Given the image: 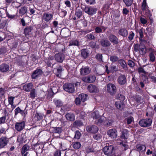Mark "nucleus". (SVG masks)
Listing matches in <instances>:
<instances>
[{
  "mask_svg": "<svg viewBox=\"0 0 156 156\" xmlns=\"http://www.w3.org/2000/svg\"><path fill=\"white\" fill-rule=\"evenodd\" d=\"M89 54L86 49H83L81 50V55L84 58H86L88 56Z\"/></svg>",
  "mask_w": 156,
  "mask_h": 156,
  "instance_id": "72a5a7b5",
  "label": "nucleus"
},
{
  "mask_svg": "<svg viewBox=\"0 0 156 156\" xmlns=\"http://www.w3.org/2000/svg\"><path fill=\"white\" fill-rule=\"evenodd\" d=\"M120 16V11H117L115 12L113 15V17L115 18L119 19Z\"/></svg>",
  "mask_w": 156,
  "mask_h": 156,
  "instance_id": "69168bd1",
  "label": "nucleus"
},
{
  "mask_svg": "<svg viewBox=\"0 0 156 156\" xmlns=\"http://www.w3.org/2000/svg\"><path fill=\"white\" fill-rule=\"evenodd\" d=\"M54 57L56 61L60 63H62L64 59V55L62 53L56 54L55 55Z\"/></svg>",
  "mask_w": 156,
  "mask_h": 156,
  "instance_id": "2eb2a0df",
  "label": "nucleus"
},
{
  "mask_svg": "<svg viewBox=\"0 0 156 156\" xmlns=\"http://www.w3.org/2000/svg\"><path fill=\"white\" fill-rule=\"evenodd\" d=\"M8 48L7 47L3 46L0 48V55H3L8 51Z\"/></svg>",
  "mask_w": 156,
  "mask_h": 156,
  "instance_id": "f704fd0d",
  "label": "nucleus"
},
{
  "mask_svg": "<svg viewBox=\"0 0 156 156\" xmlns=\"http://www.w3.org/2000/svg\"><path fill=\"white\" fill-rule=\"evenodd\" d=\"M43 73V71L42 69L37 68L36 69L33 71L32 73L31 77L32 79H36L40 75Z\"/></svg>",
  "mask_w": 156,
  "mask_h": 156,
  "instance_id": "6e6552de",
  "label": "nucleus"
},
{
  "mask_svg": "<svg viewBox=\"0 0 156 156\" xmlns=\"http://www.w3.org/2000/svg\"><path fill=\"white\" fill-rule=\"evenodd\" d=\"M118 34L123 37H126L128 34V31L125 28H122L120 29L118 31Z\"/></svg>",
  "mask_w": 156,
  "mask_h": 156,
  "instance_id": "393cba45",
  "label": "nucleus"
},
{
  "mask_svg": "<svg viewBox=\"0 0 156 156\" xmlns=\"http://www.w3.org/2000/svg\"><path fill=\"white\" fill-rule=\"evenodd\" d=\"M135 35V34L134 32L132 31L129 33V35L128 36V39L129 41H131L133 40V39Z\"/></svg>",
  "mask_w": 156,
  "mask_h": 156,
  "instance_id": "338daca9",
  "label": "nucleus"
},
{
  "mask_svg": "<svg viewBox=\"0 0 156 156\" xmlns=\"http://www.w3.org/2000/svg\"><path fill=\"white\" fill-rule=\"evenodd\" d=\"M139 51L141 55H145L146 53V48L145 46L144 45H142V46H141L140 48Z\"/></svg>",
  "mask_w": 156,
  "mask_h": 156,
  "instance_id": "c9c22d12",
  "label": "nucleus"
},
{
  "mask_svg": "<svg viewBox=\"0 0 156 156\" xmlns=\"http://www.w3.org/2000/svg\"><path fill=\"white\" fill-rule=\"evenodd\" d=\"M141 46H142V45H139L138 44H134L133 46L134 51L136 52L139 51Z\"/></svg>",
  "mask_w": 156,
  "mask_h": 156,
  "instance_id": "3c124183",
  "label": "nucleus"
},
{
  "mask_svg": "<svg viewBox=\"0 0 156 156\" xmlns=\"http://www.w3.org/2000/svg\"><path fill=\"white\" fill-rule=\"evenodd\" d=\"M50 59L49 58H46L44 59V62L48 66V67H51L53 66V65H52V62H51V60H52L53 58L51 57L50 58Z\"/></svg>",
  "mask_w": 156,
  "mask_h": 156,
  "instance_id": "c85d7f7f",
  "label": "nucleus"
},
{
  "mask_svg": "<svg viewBox=\"0 0 156 156\" xmlns=\"http://www.w3.org/2000/svg\"><path fill=\"white\" fill-rule=\"evenodd\" d=\"M107 135L111 139H115L117 137V130L115 128L112 129L107 131Z\"/></svg>",
  "mask_w": 156,
  "mask_h": 156,
  "instance_id": "0eeeda50",
  "label": "nucleus"
},
{
  "mask_svg": "<svg viewBox=\"0 0 156 156\" xmlns=\"http://www.w3.org/2000/svg\"><path fill=\"white\" fill-rule=\"evenodd\" d=\"M111 5V4H110V5H109L108 4L104 5L102 8V11H105L106 12H108L109 9V5Z\"/></svg>",
  "mask_w": 156,
  "mask_h": 156,
  "instance_id": "09e8293b",
  "label": "nucleus"
},
{
  "mask_svg": "<svg viewBox=\"0 0 156 156\" xmlns=\"http://www.w3.org/2000/svg\"><path fill=\"white\" fill-rule=\"evenodd\" d=\"M7 21L5 20L0 23V29L5 30L7 28Z\"/></svg>",
  "mask_w": 156,
  "mask_h": 156,
  "instance_id": "ea45409f",
  "label": "nucleus"
},
{
  "mask_svg": "<svg viewBox=\"0 0 156 156\" xmlns=\"http://www.w3.org/2000/svg\"><path fill=\"white\" fill-rule=\"evenodd\" d=\"M93 32L87 34L86 35V37L87 39L89 40H92L95 39V37L93 34Z\"/></svg>",
  "mask_w": 156,
  "mask_h": 156,
  "instance_id": "de8ad7c7",
  "label": "nucleus"
},
{
  "mask_svg": "<svg viewBox=\"0 0 156 156\" xmlns=\"http://www.w3.org/2000/svg\"><path fill=\"white\" fill-rule=\"evenodd\" d=\"M25 126V123L24 121L20 122H17L15 126V129L18 131H20L23 130Z\"/></svg>",
  "mask_w": 156,
  "mask_h": 156,
  "instance_id": "6ab92c4d",
  "label": "nucleus"
},
{
  "mask_svg": "<svg viewBox=\"0 0 156 156\" xmlns=\"http://www.w3.org/2000/svg\"><path fill=\"white\" fill-rule=\"evenodd\" d=\"M86 129L88 132L91 133H96L98 131L97 126L94 125L88 126L86 127Z\"/></svg>",
  "mask_w": 156,
  "mask_h": 156,
  "instance_id": "dca6fc26",
  "label": "nucleus"
},
{
  "mask_svg": "<svg viewBox=\"0 0 156 156\" xmlns=\"http://www.w3.org/2000/svg\"><path fill=\"white\" fill-rule=\"evenodd\" d=\"M33 85L31 83H27L23 86V89L26 92H29L33 88Z\"/></svg>",
  "mask_w": 156,
  "mask_h": 156,
  "instance_id": "f3484780",
  "label": "nucleus"
},
{
  "mask_svg": "<svg viewBox=\"0 0 156 156\" xmlns=\"http://www.w3.org/2000/svg\"><path fill=\"white\" fill-rule=\"evenodd\" d=\"M136 149L138 151L143 152L146 150V147L144 145L140 144L136 146Z\"/></svg>",
  "mask_w": 156,
  "mask_h": 156,
  "instance_id": "c756f323",
  "label": "nucleus"
},
{
  "mask_svg": "<svg viewBox=\"0 0 156 156\" xmlns=\"http://www.w3.org/2000/svg\"><path fill=\"white\" fill-rule=\"evenodd\" d=\"M9 139L6 136H2L0 138V147H4L9 142Z\"/></svg>",
  "mask_w": 156,
  "mask_h": 156,
  "instance_id": "4468645a",
  "label": "nucleus"
},
{
  "mask_svg": "<svg viewBox=\"0 0 156 156\" xmlns=\"http://www.w3.org/2000/svg\"><path fill=\"white\" fill-rule=\"evenodd\" d=\"M30 147L27 144L24 145L21 149V154L22 156H27L28 152H27L30 149Z\"/></svg>",
  "mask_w": 156,
  "mask_h": 156,
  "instance_id": "412c9836",
  "label": "nucleus"
},
{
  "mask_svg": "<svg viewBox=\"0 0 156 156\" xmlns=\"http://www.w3.org/2000/svg\"><path fill=\"white\" fill-rule=\"evenodd\" d=\"M138 72L139 74L144 73L146 74V72L144 70V68L142 67H139L137 69Z\"/></svg>",
  "mask_w": 156,
  "mask_h": 156,
  "instance_id": "774afa93",
  "label": "nucleus"
},
{
  "mask_svg": "<svg viewBox=\"0 0 156 156\" xmlns=\"http://www.w3.org/2000/svg\"><path fill=\"white\" fill-rule=\"evenodd\" d=\"M11 5L13 8H17L20 5L17 2H15V0L11 3Z\"/></svg>",
  "mask_w": 156,
  "mask_h": 156,
  "instance_id": "680f3d73",
  "label": "nucleus"
},
{
  "mask_svg": "<svg viewBox=\"0 0 156 156\" xmlns=\"http://www.w3.org/2000/svg\"><path fill=\"white\" fill-rule=\"evenodd\" d=\"M27 7L26 6H24L21 7L19 9V12L20 15H23L27 13Z\"/></svg>",
  "mask_w": 156,
  "mask_h": 156,
  "instance_id": "cd10ccee",
  "label": "nucleus"
},
{
  "mask_svg": "<svg viewBox=\"0 0 156 156\" xmlns=\"http://www.w3.org/2000/svg\"><path fill=\"white\" fill-rule=\"evenodd\" d=\"M33 27L32 26H26L24 29V34L25 36L31 37L32 36Z\"/></svg>",
  "mask_w": 156,
  "mask_h": 156,
  "instance_id": "423d86ee",
  "label": "nucleus"
},
{
  "mask_svg": "<svg viewBox=\"0 0 156 156\" xmlns=\"http://www.w3.org/2000/svg\"><path fill=\"white\" fill-rule=\"evenodd\" d=\"M6 35L4 32H0V42H1L6 38Z\"/></svg>",
  "mask_w": 156,
  "mask_h": 156,
  "instance_id": "8fccbe9b",
  "label": "nucleus"
},
{
  "mask_svg": "<svg viewBox=\"0 0 156 156\" xmlns=\"http://www.w3.org/2000/svg\"><path fill=\"white\" fill-rule=\"evenodd\" d=\"M123 1L126 6L129 7L132 4L133 0H123Z\"/></svg>",
  "mask_w": 156,
  "mask_h": 156,
  "instance_id": "37998d69",
  "label": "nucleus"
},
{
  "mask_svg": "<svg viewBox=\"0 0 156 156\" xmlns=\"http://www.w3.org/2000/svg\"><path fill=\"white\" fill-rule=\"evenodd\" d=\"M100 43L101 46L104 48H107L110 46L111 44L107 38H104L101 39Z\"/></svg>",
  "mask_w": 156,
  "mask_h": 156,
  "instance_id": "f8f14e48",
  "label": "nucleus"
},
{
  "mask_svg": "<svg viewBox=\"0 0 156 156\" xmlns=\"http://www.w3.org/2000/svg\"><path fill=\"white\" fill-rule=\"evenodd\" d=\"M110 61L112 62H114L119 61L118 57L115 55H113L111 56L110 57Z\"/></svg>",
  "mask_w": 156,
  "mask_h": 156,
  "instance_id": "a19ab883",
  "label": "nucleus"
},
{
  "mask_svg": "<svg viewBox=\"0 0 156 156\" xmlns=\"http://www.w3.org/2000/svg\"><path fill=\"white\" fill-rule=\"evenodd\" d=\"M113 121L112 120H106L104 122V125L107 126H109L112 125Z\"/></svg>",
  "mask_w": 156,
  "mask_h": 156,
  "instance_id": "4d7b16f0",
  "label": "nucleus"
},
{
  "mask_svg": "<svg viewBox=\"0 0 156 156\" xmlns=\"http://www.w3.org/2000/svg\"><path fill=\"white\" fill-rule=\"evenodd\" d=\"M91 71L90 68L87 67L83 66L80 69V73L82 75H86L90 73Z\"/></svg>",
  "mask_w": 156,
  "mask_h": 156,
  "instance_id": "a211bd4d",
  "label": "nucleus"
},
{
  "mask_svg": "<svg viewBox=\"0 0 156 156\" xmlns=\"http://www.w3.org/2000/svg\"><path fill=\"white\" fill-rule=\"evenodd\" d=\"M9 69V66L6 64L3 63L0 65V71L2 73L8 71Z\"/></svg>",
  "mask_w": 156,
  "mask_h": 156,
  "instance_id": "a878e982",
  "label": "nucleus"
},
{
  "mask_svg": "<svg viewBox=\"0 0 156 156\" xmlns=\"http://www.w3.org/2000/svg\"><path fill=\"white\" fill-rule=\"evenodd\" d=\"M83 14L82 10L77 7L76 9L75 15L78 18H80L81 17Z\"/></svg>",
  "mask_w": 156,
  "mask_h": 156,
  "instance_id": "473e14b6",
  "label": "nucleus"
},
{
  "mask_svg": "<svg viewBox=\"0 0 156 156\" xmlns=\"http://www.w3.org/2000/svg\"><path fill=\"white\" fill-rule=\"evenodd\" d=\"M44 115L41 113H37L35 115V117L37 120H40L43 119Z\"/></svg>",
  "mask_w": 156,
  "mask_h": 156,
  "instance_id": "603ef678",
  "label": "nucleus"
},
{
  "mask_svg": "<svg viewBox=\"0 0 156 156\" xmlns=\"http://www.w3.org/2000/svg\"><path fill=\"white\" fill-rule=\"evenodd\" d=\"M103 122V120L101 118L96 119L95 121V124L98 126L100 125Z\"/></svg>",
  "mask_w": 156,
  "mask_h": 156,
  "instance_id": "052dcab7",
  "label": "nucleus"
},
{
  "mask_svg": "<svg viewBox=\"0 0 156 156\" xmlns=\"http://www.w3.org/2000/svg\"><path fill=\"white\" fill-rule=\"evenodd\" d=\"M18 45V42L15 39H12L11 41V42H9L8 46L12 49H16Z\"/></svg>",
  "mask_w": 156,
  "mask_h": 156,
  "instance_id": "5701e85b",
  "label": "nucleus"
},
{
  "mask_svg": "<svg viewBox=\"0 0 156 156\" xmlns=\"http://www.w3.org/2000/svg\"><path fill=\"white\" fill-rule=\"evenodd\" d=\"M53 14L48 12H46L43 14L42 19L46 22H48L53 18Z\"/></svg>",
  "mask_w": 156,
  "mask_h": 156,
  "instance_id": "9b49d317",
  "label": "nucleus"
},
{
  "mask_svg": "<svg viewBox=\"0 0 156 156\" xmlns=\"http://www.w3.org/2000/svg\"><path fill=\"white\" fill-rule=\"evenodd\" d=\"M119 63L121 64V66L124 69H126L127 67V65L126 62L123 59H119Z\"/></svg>",
  "mask_w": 156,
  "mask_h": 156,
  "instance_id": "58836bf2",
  "label": "nucleus"
},
{
  "mask_svg": "<svg viewBox=\"0 0 156 156\" xmlns=\"http://www.w3.org/2000/svg\"><path fill=\"white\" fill-rule=\"evenodd\" d=\"M83 125V123L80 120H76L73 123V126L74 127H76L77 126H80Z\"/></svg>",
  "mask_w": 156,
  "mask_h": 156,
  "instance_id": "a18cd8bd",
  "label": "nucleus"
},
{
  "mask_svg": "<svg viewBox=\"0 0 156 156\" xmlns=\"http://www.w3.org/2000/svg\"><path fill=\"white\" fill-rule=\"evenodd\" d=\"M108 38L109 41L111 42L113 44H117L119 43V39L115 35L113 34H110L108 37Z\"/></svg>",
  "mask_w": 156,
  "mask_h": 156,
  "instance_id": "9d476101",
  "label": "nucleus"
},
{
  "mask_svg": "<svg viewBox=\"0 0 156 156\" xmlns=\"http://www.w3.org/2000/svg\"><path fill=\"white\" fill-rule=\"evenodd\" d=\"M57 68V72L56 73V75L57 77H59L61 76V74L62 71V68L61 66H59Z\"/></svg>",
  "mask_w": 156,
  "mask_h": 156,
  "instance_id": "4c0bfd02",
  "label": "nucleus"
},
{
  "mask_svg": "<svg viewBox=\"0 0 156 156\" xmlns=\"http://www.w3.org/2000/svg\"><path fill=\"white\" fill-rule=\"evenodd\" d=\"M87 89L90 93H96L99 92V89L96 86L90 84L87 87Z\"/></svg>",
  "mask_w": 156,
  "mask_h": 156,
  "instance_id": "ddd939ff",
  "label": "nucleus"
},
{
  "mask_svg": "<svg viewBox=\"0 0 156 156\" xmlns=\"http://www.w3.org/2000/svg\"><path fill=\"white\" fill-rule=\"evenodd\" d=\"M15 115H16L18 113H20L24 118L26 116V115L27 114V111H25V110H22L19 107H17L15 109Z\"/></svg>",
  "mask_w": 156,
  "mask_h": 156,
  "instance_id": "4be33fe9",
  "label": "nucleus"
},
{
  "mask_svg": "<svg viewBox=\"0 0 156 156\" xmlns=\"http://www.w3.org/2000/svg\"><path fill=\"white\" fill-rule=\"evenodd\" d=\"M95 33H101L103 32L102 30L101 27H96L95 29Z\"/></svg>",
  "mask_w": 156,
  "mask_h": 156,
  "instance_id": "0e129e2a",
  "label": "nucleus"
},
{
  "mask_svg": "<svg viewBox=\"0 0 156 156\" xmlns=\"http://www.w3.org/2000/svg\"><path fill=\"white\" fill-rule=\"evenodd\" d=\"M54 102L57 107H59L62 106L63 104V102L61 101L58 100L54 101Z\"/></svg>",
  "mask_w": 156,
  "mask_h": 156,
  "instance_id": "6e6d98bb",
  "label": "nucleus"
},
{
  "mask_svg": "<svg viewBox=\"0 0 156 156\" xmlns=\"http://www.w3.org/2000/svg\"><path fill=\"white\" fill-rule=\"evenodd\" d=\"M152 123V119H151L148 118L141 119L139 122V124L142 127H147L150 126Z\"/></svg>",
  "mask_w": 156,
  "mask_h": 156,
  "instance_id": "7ed1b4c3",
  "label": "nucleus"
},
{
  "mask_svg": "<svg viewBox=\"0 0 156 156\" xmlns=\"http://www.w3.org/2000/svg\"><path fill=\"white\" fill-rule=\"evenodd\" d=\"M145 11V14L151 20V22L152 21H153V19L151 17L152 16V14L151 13V12L150 11V10L147 9H147H146Z\"/></svg>",
  "mask_w": 156,
  "mask_h": 156,
  "instance_id": "e433bc0d",
  "label": "nucleus"
},
{
  "mask_svg": "<svg viewBox=\"0 0 156 156\" xmlns=\"http://www.w3.org/2000/svg\"><path fill=\"white\" fill-rule=\"evenodd\" d=\"M115 105L116 108L120 110H122L125 107V105L123 101L119 99H117L116 101Z\"/></svg>",
  "mask_w": 156,
  "mask_h": 156,
  "instance_id": "aec40b11",
  "label": "nucleus"
},
{
  "mask_svg": "<svg viewBox=\"0 0 156 156\" xmlns=\"http://www.w3.org/2000/svg\"><path fill=\"white\" fill-rule=\"evenodd\" d=\"M65 116L67 120L73 121L75 120V116L72 114H66Z\"/></svg>",
  "mask_w": 156,
  "mask_h": 156,
  "instance_id": "7c9ffc66",
  "label": "nucleus"
},
{
  "mask_svg": "<svg viewBox=\"0 0 156 156\" xmlns=\"http://www.w3.org/2000/svg\"><path fill=\"white\" fill-rule=\"evenodd\" d=\"M96 77L94 76L83 77V80L87 83H93L94 82Z\"/></svg>",
  "mask_w": 156,
  "mask_h": 156,
  "instance_id": "b1692460",
  "label": "nucleus"
},
{
  "mask_svg": "<svg viewBox=\"0 0 156 156\" xmlns=\"http://www.w3.org/2000/svg\"><path fill=\"white\" fill-rule=\"evenodd\" d=\"M62 129L60 127H55L53 128V132L54 133H59L62 132Z\"/></svg>",
  "mask_w": 156,
  "mask_h": 156,
  "instance_id": "864d4df0",
  "label": "nucleus"
},
{
  "mask_svg": "<svg viewBox=\"0 0 156 156\" xmlns=\"http://www.w3.org/2000/svg\"><path fill=\"white\" fill-rule=\"evenodd\" d=\"M84 7L81 6V9L84 12L89 15L92 16L96 14L97 11L96 8L93 7L84 5Z\"/></svg>",
  "mask_w": 156,
  "mask_h": 156,
  "instance_id": "f257e3e1",
  "label": "nucleus"
},
{
  "mask_svg": "<svg viewBox=\"0 0 156 156\" xmlns=\"http://www.w3.org/2000/svg\"><path fill=\"white\" fill-rule=\"evenodd\" d=\"M7 88V87H5L4 88H0V98H5V91Z\"/></svg>",
  "mask_w": 156,
  "mask_h": 156,
  "instance_id": "c03bdc74",
  "label": "nucleus"
},
{
  "mask_svg": "<svg viewBox=\"0 0 156 156\" xmlns=\"http://www.w3.org/2000/svg\"><path fill=\"white\" fill-rule=\"evenodd\" d=\"M102 58V54H101L98 53L95 55V58L99 62H103Z\"/></svg>",
  "mask_w": 156,
  "mask_h": 156,
  "instance_id": "49530a36",
  "label": "nucleus"
},
{
  "mask_svg": "<svg viewBox=\"0 0 156 156\" xmlns=\"http://www.w3.org/2000/svg\"><path fill=\"white\" fill-rule=\"evenodd\" d=\"M117 81L119 84L121 85H125L127 82L126 76L123 74H121L119 76Z\"/></svg>",
  "mask_w": 156,
  "mask_h": 156,
  "instance_id": "1a4fd4ad",
  "label": "nucleus"
},
{
  "mask_svg": "<svg viewBox=\"0 0 156 156\" xmlns=\"http://www.w3.org/2000/svg\"><path fill=\"white\" fill-rule=\"evenodd\" d=\"M81 145L80 142H76L73 145V147L75 149H78L81 147Z\"/></svg>",
  "mask_w": 156,
  "mask_h": 156,
  "instance_id": "5fc2aeb1",
  "label": "nucleus"
},
{
  "mask_svg": "<svg viewBox=\"0 0 156 156\" xmlns=\"http://www.w3.org/2000/svg\"><path fill=\"white\" fill-rule=\"evenodd\" d=\"M107 89L108 93L112 95H114L116 92V88L114 84L109 83L107 84Z\"/></svg>",
  "mask_w": 156,
  "mask_h": 156,
  "instance_id": "39448f33",
  "label": "nucleus"
},
{
  "mask_svg": "<svg viewBox=\"0 0 156 156\" xmlns=\"http://www.w3.org/2000/svg\"><path fill=\"white\" fill-rule=\"evenodd\" d=\"M114 147L113 146L110 145L105 147L103 151L104 154L108 156H112L114 154Z\"/></svg>",
  "mask_w": 156,
  "mask_h": 156,
  "instance_id": "f03ea898",
  "label": "nucleus"
},
{
  "mask_svg": "<svg viewBox=\"0 0 156 156\" xmlns=\"http://www.w3.org/2000/svg\"><path fill=\"white\" fill-rule=\"evenodd\" d=\"M128 131L126 129H124L122 130V134L120 136V137L122 139H126L128 138Z\"/></svg>",
  "mask_w": 156,
  "mask_h": 156,
  "instance_id": "bb28decb",
  "label": "nucleus"
},
{
  "mask_svg": "<svg viewBox=\"0 0 156 156\" xmlns=\"http://www.w3.org/2000/svg\"><path fill=\"white\" fill-rule=\"evenodd\" d=\"M30 91V98H35L37 95L36 89L33 88Z\"/></svg>",
  "mask_w": 156,
  "mask_h": 156,
  "instance_id": "79ce46f5",
  "label": "nucleus"
},
{
  "mask_svg": "<svg viewBox=\"0 0 156 156\" xmlns=\"http://www.w3.org/2000/svg\"><path fill=\"white\" fill-rule=\"evenodd\" d=\"M133 100L136 101V102L138 104L143 103L144 101V100L143 98H133Z\"/></svg>",
  "mask_w": 156,
  "mask_h": 156,
  "instance_id": "e2e57ef3",
  "label": "nucleus"
},
{
  "mask_svg": "<svg viewBox=\"0 0 156 156\" xmlns=\"http://www.w3.org/2000/svg\"><path fill=\"white\" fill-rule=\"evenodd\" d=\"M150 60L151 62H153L155 60V58L154 54L153 52H151L149 54Z\"/></svg>",
  "mask_w": 156,
  "mask_h": 156,
  "instance_id": "13d9d810",
  "label": "nucleus"
},
{
  "mask_svg": "<svg viewBox=\"0 0 156 156\" xmlns=\"http://www.w3.org/2000/svg\"><path fill=\"white\" fill-rule=\"evenodd\" d=\"M79 41L76 40H73L69 41V46H79Z\"/></svg>",
  "mask_w": 156,
  "mask_h": 156,
  "instance_id": "2f4dec72",
  "label": "nucleus"
},
{
  "mask_svg": "<svg viewBox=\"0 0 156 156\" xmlns=\"http://www.w3.org/2000/svg\"><path fill=\"white\" fill-rule=\"evenodd\" d=\"M147 6L146 0H143L142 5V9L143 11H145L146 9Z\"/></svg>",
  "mask_w": 156,
  "mask_h": 156,
  "instance_id": "bf43d9fd",
  "label": "nucleus"
},
{
  "mask_svg": "<svg viewBox=\"0 0 156 156\" xmlns=\"http://www.w3.org/2000/svg\"><path fill=\"white\" fill-rule=\"evenodd\" d=\"M64 90L69 93H73L74 91V85L70 83H66L63 86Z\"/></svg>",
  "mask_w": 156,
  "mask_h": 156,
  "instance_id": "20e7f679",
  "label": "nucleus"
}]
</instances>
